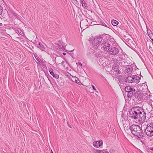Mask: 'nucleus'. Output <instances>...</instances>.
Segmentation results:
<instances>
[{
  "label": "nucleus",
  "mask_w": 153,
  "mask_h": 153,
  "mask_svg": "<svg viewBox=\"0 0 153 153\" xmlns=\"http://www.w3.org/2000/svg\"><path fill=\"white\" fill-rule=\"evenodd\" d=\"M149 149L150 150H151L153 151V147H150V148H149Z\"/></svg>",
  "instance_id": "obj_40"
},
{
  "label": "nucleus",
  "mask_w": 153,
  "mask_h": 153,
  "mask_svg": "<svg viewBox=\"0 0 153 153\" xmlns=\"http://www.w3.org/2000/svg\"><path fill=\"white\" fill-rule=\"evenodd\" d=\"M134 88V87H132L131 88H130V89L127 92V97H128V95L129 94L130 92L132 91H133V89Z\"/></svg>",
  "instance_id": "obj_30"
},
{
  "label": "nucleus",
  "mask_w": 153,
  "mask_h": 153,
  "mask_svg": "<svg viewBox=\"0 0 153 153\" xmlns=\"http://www.w3.org/2000/svg\"><path fill=\"white\" fill-rule=\"evenodd\" d=\"M139 108V106L133 107L129 112V117L137 121H140Z\"/></svg>",
  "instance_id": "obj_4"
},
{
  "label": "nucleus",
  "mask_w": 153,
  "mask_h": 153,
  "mask_svg": "<svg viewBox=\"0 0 153 153\" xmlns=\"http://www.w3.org/2000/svg\"><path fill=\"white\" fill-rule=\"evenodd\" d=\"M80 3L82 4V7L85 9H87L88 6L87 4L84 0H80Z\"/></svg>",
  "instance_id": "obj_19"
},
{
  "label": "nucleus",
  "mask_w": 153,
  "mask_h": 153,
  "mask_svg": "<svg viewBox=\"0 0 153 153\" xmlns=\"http://www.w3.org/2000/svg\"><path fill=\"white\" fill-rule=\"evenodd\" d=\"M76 83L77 84H78L79 85H80V84H81V82L79 79L78 78V79L77 80H76Z\"/></svg>",
  "instance_id": "obj_32"
},
{
  "label": "nucleus",
  "mask_w": 153,
  "mask_h": 153,
  "mask_svg": "<svg viewBox=\"0 0 153 153\" xmlns=\"http://www.w3.org/2000/svg\"><path fill=\"white\" fill-rule=\"evenodd\" d=\"M67 123L68 126L69 127L71 128V126L70 125H69L68 122Z\"/></svg>",
  "instance_id": "obj_39"
},
{
  "label": "nucleus",
  "mask_w": 153,
  "mask_h": 153,
  "mask_svg": "<svg viewBox=\"0 0 153 153\" xmlns=\"http://www.w3.org/2000/svg\"><path fill=\"white\" fill-rule=\"evenodd\" d=\"M104 21L103 20L101 19H100L98 20L99 22H100L101 23V24Z\"/></svg>",
  "instance_id": "obj_34"
},
{
  "label": "nucleus",
  "mask_w": 153,
  "mask_h": 153,
  "mask_svg": "<svg viewBox=\"0 0 153 153\" xmlns=\"http://www.w3.org/2000/svg\"><path fill=\"white\" fill-rule=\"evenodd\" d=\"M77 65L80 66H82V64L80 62H78L77 63Z\"/></svg>",
  "instance_id": "obj_36"
},
{
  "label": "nucleus",
  "mask_w": 153,
  "mask_h": 153,
  "mask_svg": "<svg viewBox=\"0 0 153 153\" xmlns=\"http://www.w3.org/2000/svg\"><path fill=\"white\" fill-rule=\"evenodd\" d=\"M111 39L109 38L104 43H102L101 46L105 51H106L111 55H120L118 48L115 47H112L111 42Z\"/></svg>",
  "instance_id": "obj_2"
},
{
  "label": "nucleus",
  "mask_w": 153,
  "mask_h": 153,
  "mask_svg": "<svg viewBox=\"0 0 153 153\" xmlns=\"http://www.w3.org/2000/svg\"><path fill=\"white\" fill-rule=\"evenodd\" d=\"M109 35L107 34H103L99 36H96L94 37L91 36L88 40L90 45L93 46H96L101 42L103 40L102 43L107 40Z\"/></svg>",
  "instance_id": "obj_3"
},
{
  "label": "nucleus",
  "mask_w": 153,
  "mask_h": 153,
  "mask_svg": "<svg viewBox=\"0 0 153 153\" xmlns=\"http://www.w3.org/2000/svg\"><path fill=\"white\" fill-rule=\"evenodd\" d=\"M111 23L114 26H117L119 23L118 22L115 20H113L111 21Z\"/></svg>",
  "instance_id": "obj_22"
},
{
  "label": "nucleus",
  "mask_w": 153,
  "mask_h": 153,
  "mask_svg": "<svg viewBox=\"0 0 153 153\" xmlns=\"http://www.w3.org/2000/svg\"><path fill=\"white\" fill-rule=\"evenodd\" d=\"M121 117L122 121H127L128 120V117L127 115H126L125 114L123 113H122Z\"/></svg>",
  "instance_id": "obj_20"
},
{
  "label": "nucleus",
  "mask_w": 153,
  "mask_h": 153,
  "mask_svg": "<svg viewBox=\"0 0 153 153\" xmlns=\"http://www.w3.org/2000/svg\"><path fill=\"white\" fill-rule=\"evenodd\" d=\"M16 31L19 34H20L21 35H22V34H23V33L22 31L19 28H17V29L16 30Z\"/></svg>",
  "instance_id": "obj_27"
},
{
  "label": "nucleus",
  "mask_w": 153,
  "mask_h": 153,
  "mask_svg": "<svg viewBox=\"0 0 153 153\" xmlns=\"http://www.w3.org/2000/svg\"><path fill=\"white\" fill-rule=\"evenodd\" d=\"M125 68L126 69H125L124 71V73L126 74H131L133 71V68L131 65L128 66L126 67Z\"/></svg>",
  "instance_id": "obj_12"
},
{
  "label": "nucleus",
  "mask_w": 153,
  "mask_h": 153,
  "mask_svg": "<svg viewBox=\"0 0 153 153\" xmlns=\"http://www.w3.org/2000/svg\"><path fill=\"white\" fill-rule=\"evenodd\" d=\"M149 37L151 39V38H152L153 36V33H151V34H148Z\"/></svg>",
  "instance_id": "obj_35"
},
{
  "label": "nucleus",
  "mask_w": 153,
  "mask_h": 153,
  "mask_svg": "<svg viewBox=\"0 0 153 153\" xmlns=\"http://www.w3.org/2000/svg\"><path fill=\"white\" fill-rule=\"evenodd\" d=\"M74 49H73L72 50H66V52H67V51H69V52H71L72 51H74Z\"/></svg>",
  "instance_id": "obj_38"
},
{
  "label": "nucleus",
  "mask_w": 153,
  "mask_h": 153,
  "mask_svg": "<svg viewBox=\"0 0 153 153\" xmlns=\"http://www.w3.org/2000/svg\"><path fill=\"white\" fill-rule=\"evenodd\" d=\"M3 11V7L0 5V18L1 19L4 18L5 17L4 14H2V12Z\"/></svg>",
  "instance_id": "obj_21"
},
{
  "label": "nucleus",
  "mask_w": 153,
  "mask_h": 153,
  "mask_svg": "<svg viewBox=\"0 0 153 153\" xmlns=\"http://www.w3.org/2000/svg\"><path fill=\"white\" fill-rule=\"evenodd\" d=\"M3 25V24L2 23H0V27L2 26Z\"/></svg>",
  "instance_id": "obj_41"
},
{
  "label": "nucleus",
  "mask_w": 153,
  "mask_h": 153,
  "mask_svg": "<svg viewBox=\"0 0 153 153\" xmlns=\"http://www.w3.org/2000/svg\"><path fill=\"white\" fill-rule=\"evenodd\" d=\"M110 72L111 74L114 78H116L117 76L121 73V71L119 70V65L117 64L113 65Z\"/></svg>",
  "instance_id": "obj_6"
},
{
  "label": "nucleus",
  "mask_w": 153,
  "mask_h": 153,
  "mask_svg": "<svg viewBox=\"0 0 153 153\" xmlns=\"http://www.w3.org/2000/svg\"><path fill=\"white\" fill-rule=\"evenodd\" d=\"M145 134L149 137L153 136V121L146 126V128L144 129Z\"/></svg>",
  "instance_id": "obj_7"
},
{
  "label": "nucleus",
  "mask_w": 153,
  "mask_h": 153,
  "mask_svg": "<svg viewBox=\"0 0 153 153\" xmlns=\"http://www.w3.org/2000/svg\"><path fill=\"white\" fill-rule=\"evenodd\" d=\"M140 77L134 75H132V76H129L126 77V83H128L135 82L137 84L140 82Z\"/></svg>",
  "instance_id": "obj_5"
},
{
  "label": "nucleus",
  "mask_w": 153,
  "mask_h": 153,
  "mask_svg": "<svg viewBox=\"0 0 153 153\" xmlns=\"http://www.w3.org/2000/svg\"><path fill=\"white\" fill-rule=\"evenodd\" d=\"M147 32L148 34H151V32H152L151 30L149 29L148 28H147Z\"/></svg>",
  "instance_id": "obj_33"
},
{
  "label": "nucleus",
  "mask_w": 153,
  "mask_h": 153,
  "mask_svg": "<svg viewBox=\"0 0 153 153\" xmlns=\"http://www.w3.org/2000/svg\"><path fill=\"white\" fill-rule=\"evenodd\" d=\"M94 153H109L105 150H100L96 149H94Z\"/></svg>",
  "instance_id": "obj_18"
},
{
  "label": "nucleus",
  "mask_w": 153,
  "mask_h": 153,
  "mask_svg": "<svg viewBox=\"0 0 153 153\" xmlns=\"http://www.w3.org/2000/svg\"><path fill=\"white\" fill-rule=\"evenodd\" d=\"M70 46H71V47H72V45H70Z\"/></svg>",
  "instance_id": "obj_45"
},
{
  "label": "nucleus",
  "mask_w": 153,
  "mask_h": 153,
  "mask_svg": "<svg viewBox=\"0 0 153 153\" xmlns=\"http://www.w3.org/2000/svg\"><path fill=\"white\" fill-rule=\"evenodd\" d=\"M103 142L101 140L96 141H94L93 143V146L97 148L100 147L102 145Z\"/></svg>",
  "instance_id": "obj_13"
},
{
  "label": "nucleus",
  "mask_w": 153,
  "mask_h": 153,
  "mask_svg": "<svg viewBox=\"0 0 153 153\" xmlns=\"http://www.w3.org/2000/svg\"><path fill=\"white\" fill-rule=\"evenodd\" d=\"M34 56L35 59L37 60V62H36L37 64H40V61H41V59H40L39 58L37 57V55H34Z\"/></svg>",
  "instance_id": "obj_25"
},
{
  "label": "nucleus",
  "mask_w": 153,
  "mask_h": 153,
  "mask_svg": "<svg viewBox=\"0 0 153 153\" xmlns=\"http://www.w3.org/2000/svg\"><path fill=\"white\" fill-rule=\"evenodd\" d=\"M132 134L135 136L137 140H140L145 139L146 135L143 133L142 129V127L137 125H132L129 127Z\"/></svg>",
  "instance_id": "obj_1"
},
{
  "label": "nucleus",
  "mask_w": 153,
  "mask_h": 153,
  "mask_svg": "<svg viewBox=\"0 0 153 153\" xmlns=\"http://www.w3.org/2000/svg\"><path fill=\"white\" fill-rule=\"evenodd\" d=\"M9 11L10 13L13 15V16L15 18H16L18 19H19V16L15 12H14L12 10H9Z\"/></svg>",
  "instance_id": "obj_16"
},
{
  "label": "nucleus",
  "mask_w": 153,
  "mask_h": 153,
  "mask_svg": "<svg viewBox=\"0 0 153 153\" xmlns=\"http://www.w3.org/2000/svg\"><path fill=\"white\" fill-rule=\"evenodd\" d=\"M94 54L97 57H100L101 56V54H100L99 52H94Z\"/></svg>",
  "instance_id": "obj_29"
},
{
  "label": "nucleus",
  "mask_w": 153,
  "mask_h": 153,
  "mask_svg": "<svg viewBox=\"0 0 153 153\" xmlns=\"http://www.w3.org/2000/svg\"><path fill=\"white\" fill-rule=\"evenodd\" d=\"M40 64H39V65H43V66H44V67L45 68H47V67L46 66L45 63V62H44L43 61H40Z\"/></svg>",
  "instance_id": "obj_28"
},
{
  "label": "nucleus",
  "mask_w": 153,
  "mask_h": 153,
  "mask_svg": "<svg viewBox=\"0 0 153 153\" xmlns=\"http://www.w3.org/2000/svg\"><path fill=\"white\" fill-rule=\"evenodd\" d=\"M62 54L64 55H65L66 54V53H63Z\"/></svg>",
  "instance_id": "obj_42"
},
{
  "label": "nucleus",
  "mask_w": 153,
  "mask_h": 153,
  "mask_svg": "<svg viewBox=\"0 0 153 153\" xmlns=\"http://www.w3.org/2000/svg\"><path fill=\"white\" fill-rule=\"evenodd\" d=\"M49 72L50 74L53 77L56 79H58L59 78V75L57 74H55L53 72V70L52 68H50L49 69Z\"/></svg>",
  "instance_id": "obj_14"
},
{
  "label": "nucleus",
  "mask_w": 153,
  "mask_h": 153,
  "mask_svg": "<svg viewBox=\"0 0 153 153\" xmlns=\"http://www.w3.org/2000/svg\"><path fill=\"white\" fill-rule=\"evenodd\" d=\"M37 47L42 51H45V48L43 44L40 42L38 43V45Z\"/></svg>",
  "instance_id": "obj_17"
},
{
  "label": "nucleus",
  "mask_w": 153,
  "mask_h": 153,
  "mask_svg": "<svg viewBox=\"0 0 153 153\" xmlns=\"http://www.w3.org/2000/svg\"><path fill=\"white\" fill-rule=\"evenodd\" d=\"M51 153H53V151H52V150H51Z\"/></svg>",
  "instance_id": "obj_44"
},
{
  "label": "nucleus",
  "mask_w": 153,
  "mask_h": 153,
  "mask_svg": "<svg viewBox=\"0 0 153 153\" xmlns=\"http://www.w3.org/2000/svg\"><path fill=\"white\" fill-rule=\"evenodd\" d=\"M137 90H136L134 88V89L133 91L130 92L129 93V94L128 95V98H131L132 97H134V94H136V92L137 91Z\"/></svg>",
  "instance_id": "obj_15"
},
{
  "label": "nucleus",
  "mask_w": 153,
  "mask_h": 153,
  "mask_svg": "<svg viewBox=\"0 0 153 153\" xmlns=\"http://www.w3.org/2000/svg\"><path fill=\"white\" fill-rule=\"evenodd\" d=\"M86 20L87 21V22H88V21L87 20V19H86Z\"/></svg>",
  "instance_id": "obj_47"
},
{
  "label": "nucleus",
  "mask_w": 153,
  "mask_h": 153,
  "mask_svg": "<svg viewBox=\"0 0 153 153\" xmlns=\"http://www.w3.org/2000/svg\"><path fill=\"white\" fill-rule=\"evenodd\" d=\"M133 86H127L125 88V90L127 93V92L130 89V88H131Z\"/></svg>",
  "instance_id": "obj_24"
},
{
  "label": "nucleus",
  "mask_w": 153,
  "mask_h": 153,
  "mask_svg": "<svg viewBox=\"0 0 153 153\" xmlns=\"http://www.w3.org/2000/svg\"><path fill=\"white\" fill-rule=\"evenodd\" d=\"M117 79L119 81L118 84L120 87H122L125 83H126V77H124L122 75H120L118 76Z\"/></svg>",
  "instance_id": "obj_11"
},
{
  "label": "nucleus",
  "mask_w": 153,
  "mask_h": 153,
  "mask_svg": "<svg viewBox=\"0 0 153 153\" xmlns=\"http://www.w3.org/2000/svg\"><path fill=\"white\" fill-rule=\"evenodd\" d=\"M66 45L65 44L61 41L58 42V44L56 45L55 48L57 50L60 51H64L65 50Z\"/></svg>",
  "instance_id": "obj_9"
},
{
  "label": "nucleus",
  "mask_w": 153,
  "mask_h": 153,
  "mask_svg": "<svg viewBox=\"0 0 153 153\" xmlns=\"http://www.w3.org/2000/svg\"><path fill=\"white\" fill-rule=\"evenodd\" d=\"M71 80L73 82H76V80L78 79V78L75 76H72L71 78Z\"/></svg>",
  "instance_id": "obj_26"
},
{
  "label": "nucleus",
  "mask_w": 153,
  "mask_h": 153,
  "mask_svg": "<svg viewBox=\"0 0 153 153\" xmlns=\"http://www.w3.org/2000/svg\"><path fill=\"white\" fill-rule=\"evenodd\" d=\"M74 1H76V2H76H78V1H77L76 0H74Z\"/></svg>",
  "instance_id": "obj_43"
},
{
  "label": "nucleus",
  "mask_w": 153,
  "mask_h": 153,
  "mask_svg": "<svg viewBox=\"0 0 153 153\" xmlns=\"http://www.w3.org/2000/svg\"><path fill=\"white\" fill-rule=\"evenodd\" d=\"M92 87L93 88V89L95 90V91H97L95 87L93 85H92Z\"/></svg>",
  "instance_id": "obj_37"
},
{
  "label": "nucleus",
  "mask_w": 153,
  "mask_h": 153,
  "mask_svg": "<svg viewBox=\"0 0 153 153\" xmlns=\"http://www.w3.org/2000/svg\"><path fill=\"white\" fill-rule=\"evenodd\" d=\"M101 25L106 27L109 28L108 27V26H109V24L105 21H103V22L102 23Z\"/></svg>",
  "instance_id": "obj_23"
},
{
  "label": "nucleus",
  "mask_w": 153,
  "mask_h": 153,
  "mask_svg": "<svg viewBox=\"0 0 153 153\" xmlns=\"http://www.w3.org/2000/svg\"><path fill=\"white\" fill-rule=\"evenodd\" d=\"M136 92V94H134V97L135 99L136 100V101H141L143 99V93L139 90L137 91Z\"/></svg>",
  "instance_id": "obj_10"
},
{
  "label": "nucleus",
  "mask_w": 153,
  "mask_h": 153,
  "mask_svg": "<svg viewBox=\"0 0 153 153\" xmlns=\"http://www.w3.org/2000/svg\"><path fill=\"white\" fill-rule=\"evenodd\" d=\"M72 54H73L72 53H71V56H72Z\"/></svg>",
  "instance_id": "obj_46"
},
{
  "label": "nucleus",
  "mask_w": 153,
  "mask_h": 153,
  "mask_svg": "<svg viewBox=\"0 0 153 153\" xmlns=\"http://www.w3.org/2000/svg\"><path fill=\"white\" fill-rule=\"evenodd\" d=\"M153 111V110H151L150 111V112H149V111H147V114H148L149 113L150 114V115L151 116H152V117H153V114H152V112Z\"/></svg>",
  "instance_id": "obj_31"
},
{
  "label": "nucleus",
  "mask_w": 153,
  "mask_h": 153,
  "mask_svg": "<svg viewBox=\"0 0 153 153\" xmlns=\"http://www.w3.org/2000/svg\"><path fill=\"white\" fill-rule=\"evenodd\" d=\"M139 114L140 121H144L146 119L147 113L146 110L144 109L143 106H140Z\"/></svg>",
  "instance_id": "obj_8"
}]
</instances>
